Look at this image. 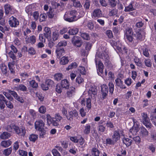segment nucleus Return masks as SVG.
I'll use <instances>...</instances> for the list:
<instances>
[{"label": "nucleus", "mask_w": 156, "mask_h": 156, "mask_svg": "<svg viewBox=\"0 0 156 156\" xmlns=\"http://www.w3.org/2000/svg\"><path fill=\"white\" fill-rule=\"evenodd\" d=\"M64 19L65 21L69 22H73L72 17H71V15L69 12L65 13L64 16Z\"/></svg>", "instance_id": "nucleus-22"}, {"label": "nucleus", "mask_w": 156, "mask_h": 156, "mask_svg": "<svg viewBox=\"0 0 156 156\" xmlns=\"http://www.w3.org/2000/svg\"><path fill=\"white\" fill-rule=\"evenodd\" d=\"M98 57L104 61V64L107 66H110L111 64L110 58L108 54L105 51H97L96 55V58Z\"/></svg>", "instance_id": "nucleus-1"}, {"label": "nucleus", "mask_w": 156, "mask_h": 156, "mask_svg": "<svg viewBox=\"0 0 156 156\" xmlns=\"http://www.w3.org/2000/svg\"><path fill=\"white\" fill-rule=\"evenodd\" d=\"M67 45V42L66 41H61L58 43L57 45V47L61 48L62 46H66Z\"/></svg>", "instance_id": "nucleus-39"}, {"label": "nucleus", "mask_w": 156, "mask_h": 156, "mask_svg": "<svg viewBox=\"0 0 156 156\" xmlns=\"http://www.w3.org/2000/svg\"><path fill=\"white\" fill-rule=\"evenodd\" d=\"M61 85L62 88L68 89L69 87V83L68 81L66 79L62 80L61 82Z\"/></svg>", "instance_id": "nucleus-19"}, {"label": "nucleus", "mask_w": 156, "mask_h": 156, "mask_svg": "<svg viewBox=\"0 0 156 156\" xmlns=\"http://www.w3.org/2000/svg\"><path fill=\"white\" fill-rule=\"evenodd\" d=\"M12 150V149L11 147L6 149L3 151V154L6 156H8L11 154Z\"/></svg>", "instance_id": "nucleus-30"}, {"label": "nucleus", "mask_w": 156, "mask_h": 156, "mask_svg": "<svg viewBox=\"0 0 156 156\" xmlns=\"http://www.w3.org/2000/svg\"><path fill=\"white\" fill-rule=\"evenodd\" d=\"M95 62L98 75L103 77L104 76V66L103 63L101 61H99L98 62L97 58H95Z\"/></svg>", "instance_id": "nucleus-2"}, {"label": "nucleus", "mask_w": 156, "mask_h": 156, "mask_svg": "<svg viewBox=\"0 0 156 156\" xmlns=\"http://www.w3.org/2000/svg\"><path fill=\"white\" fill-rule=\"evenodd\" d=\"M5 103L8 108L10 109H12L13 108V105L10 101H8L6 100Z\"/></svg>", "instance_id": "nucleus-58"}, {"label": "nucleus", "mask_w": 156, "mask_h": 156, "mask_svg": "<svg viewBox=\"0 0 156 156\" xmlns=\"http://www.w3.org/2000/svg\"><path fill=\"white\" fill-rule=\"evenodd\" d=\"M142 121L143 124L147 127H149L150 126V123L149 119L147 116V114L145 113H143L142 114Z\"/></svg>", "instance_id": "nucleus-5"}, {"label": "nucleus", "mask_w": 156, "mask_h": 156, "mask_svg": "<svg viewBox=\"0 0 156 156\" xmlns=\"http://www.w3.org/2000/svg\"><path fill=\"white\" fill-rule=\"evenodd\" d=\"M134 62L136 65L138 66H140L142 65L141 62L140 61L139 58H135L134 59Z\"/></svg>", "instance_id": "nucleus-55"}, {"label": "nucleus", "mask_w": 156, "mask_h": 156, "mask_svg": "<svg viewBox=\"0 0 156 156\" xmlns=\"http://www.w3.org/2000/svg\"><path fill=\"white\" fill-rule=\"evenodd\" d=\"M90 125H87L85 127V129L84 130V133L86 134H88L90 130Z\"/></svg>", "instance_id": "nucleus-41"}, {"label": "nucleus", "mask_w": 156, "mask_h": 156, "mask_svg": "<svg viewBox=\"0 0 156 156\" xmlns=\"http://www.w3.org/2000/svg\"><path fill=\"white\" fill-rule=\"evenodd\" d=\"M69 61L68 57L63 56L61 58L59 62L61 65H65L67 64Z\"/></svg>", "instance_id": "nucleus-25"}, {"label": "nucleus", "mask_w": 156, "mask_h": 156, "mask_svg": "<svg viewBox=\"0 0 156 156\" xmlns=\"http://www.w3.org/2000/svg\"><path fill=\"white\" fill-rule=\"evenodd\" d=\"M90 4V2L88 0H86L85 4L83 5L84 8L86 9H89Z\"/></svg>", "instance_id": "nucleus-48"}, {"label": "nucleus", "mask_w": 156, "mask_h": 156, "mask_svg": "<svg viewBox=\"0 0 156 156\" xmlns=\"http://www.w3.org/2000/svg\"><path fill=\"white\" fill-rule=\"evenodd\" d=\"M44 37L46 38H48V37L51 36V32L50 28L48 27H45L44 30Z\"/></svg>", "instance_id": "nucleus-16"}, {"label": "nucleus", "mask_w": 156, "mask_h": 156, "mask_svg": "<svg viewBox=\"0 0 156 156\" xmlns=\"http://www.w3.org/2000/svg\"><path fill=\"white\" fill-rule=\"evenodd\" d=\"M126 37L127 41H128L129 43H132L133 42V38L132 35H130L129 36H126Z\"/></svg>", "instance_id": "nucleus-63"}, {"label": "nucleus", "mask_w": 156, "mask_h": 156, "mask_svg": "<svg viewBox=\"0 0 156 156\" xmlns=\"http://www.w3.org/2000/svg\"><path fill=\"white\" fill-rule=\"evenodd\" d=\"M135 10V9L133 7V4L132 3H130L129 5L126 6L125 7L124 11L125 12H129L133 11Z\"/></svg>", "instance_id": "nucleus-26"}, {"label": "nucleus", "mask_w": 156, "mask_h": 156, "mask_svg": "<svg viewBox=\"0 0 156 156\" xmlns=\"http://www.w3.org/2000/svg\"><path fill=\"white\" fill-rule=\"evenodd\" d=\"M144 62L145 66L148 67H151L152 66V63L151 60L149 59H146L144 60Z\"/></svg>", "instance_id": "nucleus-46"}, {"label": "nucleus", "mask_w": 156, "mask_h": 156, "mask_svg": "<svg viewBox=\"0 0 156 156\" xmlns=\"http://www.w3.org/2000/svg\"><path fill=\"white\" fill-rule=\"evenodd\" d=\"M80 33H81V37L84 39L87 40H89L90 39V38L88 34L85 33H81L80 32Z\"/></svg>", "instance_id": "nucleus-31"}, {"label": "nucleus", "mask_w": 156, "mask_h": 156, "mask_svg": "<svg viewBox=\"0 0 156 156\" xmlns=\"http://www.w3.org/2000/svg\"><path fill=\"white\" fill-rule=\"evenodd\" d=\"M18 135L20 136H24L26 133V130L24 127H22L20 129V131L19 132Z\"/></svg>", "instance_id": "nucleus-32"}, {"label": "nucleus", "mask_w": 156, "mask_h": 156, "mask_svg": "<svg viewBox=\"0 0 156 156\" xmlns=\"http://www.w3.org/2000/svg\"><path fill=\"white\" fill-rule=\"evenodd\" d=\"M88 92L89 95L92 97V94L94 96L97 94V90L95 86H91L89 88Z\"/></svg>", "instance_id": "nucleus-10"}, {"label": "nucleus", "mask_w": 156, "mask_h": 156, "mask_svg": "<svg viewBox=\"0 0 156 156\" xmlns=\"http://www.w3.org/2000/svg\"><path fill=\"white\" fill-rule=\"evenodd\" d=\"M26 41L27 43L34 44L36 41V37L34 35H32L30 37H27L25 38Z\"/></svg>", "instance_id": "nucleus-14"}, {"label": "nucleus", "mask_w": 156, "mask_h": 156, "mask_svg": "<svg viewBox=\"0 0 156 156\" xmlns=\"http://www.w3.org/2000/svg\"><path fill=\"white\" fill-rule=\"evenodd\" d=\"M30 84L33 88H37L38 87V84L34 80H32L30 82Z\"/></svg>", "instance_id": "nucleus-36"}, {"label": "nucleus", "mask_w": 156, "mask_h": 156, "mask_svg": "<svg viewBox=\"0 0 156 156\" xmlns=\"http://www.w3.org/2000/svg\"><path fill=\"white\" fill-rule=\"evenodd\" d=\"M11 136L10 133L7 132H3L1 134L0 138L3 140H5L9 138Z\"/></svg>", "instance_id": "nucleus-23"}, {"label": "nucleus", "mask_w": 156, "mask_h": 156, "mask_svg": "<svg viewBox=\"0 0 156 156\" xmlns=\"http://www.w3.org/2000/svg\"><path fill=\"white\" fill-rule=\"evenodd\" d=\"M38 136L37 135L32 134L29 137L30 141L34 142L37 139Z\"/></svg>", "instance_id": "nucleus-38"}, {"label": "nucleus", "mask_w": 156, "mask_h": 156, "mask_svg": "<svg viewBox=\"0 0 156 156\" xmlns=\"http://www.w3.org/2000/svg\"><path fill=\"white\" fill-rule=\"evenodd\" d=\"M122 141L123 143L125 144L127 147L130 146L132 143V140L127 138H123L122 139Z\"/></svg>", "instance_id": "nucleus-24"}, {"label": "nucleus", "mask_w": 156, "mask_h": 156, "mask_svg": "<svg viewBox=\"0 0 156 156\" xmlns=\"http://www.w3.org/2000/svg\"><path fill=\"white\" fill-rule=\"evenodd\" d=\"M92 155L94 156H98L99 154V150L95 148L92 149Z\"/></svg>", "instance_id": "nucleus-42"}, {"label": "nucleus", "mask_w": 156, "mask_h": 156, "mask_svg": "<svg viewBox=\"0 0 156 156\" xmlns=\"http://www.w3.org/2000/svg\"><path fill=\"white\" fill-rule=\"evenodd\" d=\"M119 131H120L118 130L115 131L114 132L113 135H112V139L114 140L116 142H117L118 140L120 139V136Z\"/></svg>", "instance_id": "nucleus-12"}, {"label": "nucleus", "mask_w": 156, "mask_h": 156, "mask_svg": "<svg viewBox=\"0 0 156 156\" xmlns=\"http://www.w3.org/2000/svg\"><path fill=\"white\" fill-rule=\"evenodd\" d=\"M75 88L73 87H70L67 92V96L69 97H72L75 93Z\"/></svg>", "instance_id": "nucleus-20"}, {"label": "nucleus", "mask_w": 156, "mask_h": 156, "mask_svg": "<svg viewBox=\"0 0 156 156\" xmlns=\"http://www.w3.org/2000/svg\"><path fill=\"white\" fill-rule=\"evenodd\" d=\"M12 142L9 140L2 141L1 143V145L4 148H6L11 145Z\"/></svg>", "instance_id": "nucleus-18"}, {"label": "nucleus", "mask_w": 156, "mask_h": 156, "mask_svg": "<svg viewBox=\"0 0 156 156\" xmlns=\"http://www.w3.org/2000/svg\"><path fill=\"white\" fill-rule=\"evenodd\" d=\"M109 5L112 7H114L116 5L117 2L115 0H108Z\"/></svg>", "instance_id": "nucleus-45"}, {"label": "nucleus", "mask_w": 156, "mask_h": 156, "mask_svg": "<svg viewBox=\"0 0 156 156\" xmlns=\"http://www.w3.org/2000/svg\"><path fill=\"white\" fill-rule=\"evenodd\" d=\"M59 36V33L57 30H55L54 32L52 34V38L53 40L54 41L57 40Z\"/></svg>", "instance_id": "nucleus-37"}, {"label": "nucleus", "mask_w": 156, "mask_h": 156, "mask_svg": "<svg viewBox=\"0 0 156 156\" xmlns=\"http://www.w3.org/2000/svg\"><path fill=\"white\" fill-rule=\"evenodd\" d=\"M102 15V12L99 9H95L92 14V16L93 18L101 17Z\"/></svg>", "instance_id": "nucleus-9"}, {"label": "nucleus", "mask_w": 156, "mask_h": 156, "mask_svg": "<svg viewBox=\"0 0 156 156\" xmlns=\"http://www.w3.org/2000/svg\"><path fill=\"white\" fill-rule=\"evenodd\" d=\"M133 139L136 144H139L141 141L140 138L139 136H136L133 138Z\"/></svg>", "instance_id": "nucleus-56"}, {"label": "nucleus", "mask_w": 156, "mask_h": 156, "mask_svg": "<svg viewBox=\"0 0 156 156\" xmlns=\"http://www.w3.org/2000/svg\"><path fill=\"white\" fill-rule=\"evenodd\" d=\"M18 88L19 90L23 91H26L27 90L26 87L23 84L20 85L18 87Z\"/></svg>", "instance_id": "nucleus-64"}, {"label": "nucleus", "mask_w": 156, "mask_h": 156, "mask_svg": "<svg viewBox=\"0 0 156 156\" xmlns=\"http://www.w3.org/2000/svg\"><path fill=\"white\" fill-rule=\"evenodd\" d=\"M47 15L48 17L52 18L56 17V14L54 9H50L49 12L47 13Z\"/></svg>", "instance_id": "nucleus-27"}, {"label": "nucleus", "mask_w": 156, "mask_h": 156, "mask_svg": "<svg viewBox=\"0 0 156 156\" xmlns=\"http://www.w3.org/2000/svg\"><path fill=\"white\" fill-rule=\"evenodd\" d=\"M79 30L76 28H73L70 29L69 30V33L71 35H73L76 34L78 32Z\"/></svg>", "instance_id": "nucleus-29"}, {"label": "nucleus", "mask_w": 156, "mask_h": 156, "mask_svg": "<svg viewBox=\"0 0 156 156\" xmlns=\"http://www.w3.org/2000/svg\"><path fill=\"white\" fill-rule=\"evenodd\" d=\"M140 133L141 136L145 137L147 136L148 132L145 128L142 127L140 128Z\"/></svg>", "instance_id": "nucleus-13"}, {"label": "nucleus", "mask_w": 156, "mask_h": 156, "mask_svg": "<svg viewBox=\"0 0 156 156\" xmlns=\"http://www.w3.org/2000/svg\"><path fill=\"white\" fill-rule=\"evenodd\" d=\"M91 100L90 98H87L86 101V105L87 108L89 109H90L91 107Z\"/></svg>", "instance_id": "nucleus-49"}, {"label": "nucleus", "mask_w": 156, "mask_h": 156, "mask_svg": "<svg viewBox=\"0 0 156 156\" xmlns=\"http://www.w3.org/2000/svg\"><path fill=\"white\" fill-rule=\"evenodd\" d=\"M101 92H102V98L104 99L108 93V88L106 84H103L101 86Z\"/></svg>", "instance_id": "nucleus-8"}, {"label": "nucleus", "mask_w": 156, "mask_h": 156, "mask_svg": "<svg viewBox=\"0 0 156 156\" xmlns=\"http://www.w3.org/2000/svg\"><path fill=\"white\" fill-rule=\"evenodd\" d=\"M52 152L54 156H61V155L57 149H53L52 151Z\"/></svg>", "instance_id": "nucleus-60"}, {"label": "nucleus", "mask_w": 156, "mask_h": 156, "mask_svg": "<svg viewBox=\"0 0 156 156\" xmlns=\"http://www.w3.org/2000/svg\"><path fill=\"white\" fill-rule=\"evenodd\" d=\"M12 128H13V129L15 131V132L18 135L20 128L18 126L14 125H12Z\"/></svg>", "instance_id": "nucleus-62"}, {"label": "nucleus", "mask_w": 156, "mask_h": 156, "mask_svg": "<svg viewBox=\"0 0 156 156\" xmlns=\"http://www.w3.org/2000/svg\"><path fill=\"white\" fill-rule=\"evenodd\" d=\"M106 143L107 144L109 145H113L114 144L116 143V141H115L113 139L112 140L111 138H107L106 140Z\"/></svg>", "instance_id": "nucleus-43"}, {"label": "nucleus", "mask_w": 156, "mask_h": 156, "mask_svg": "<svg viewBox=\"0 0 156 156\" xmlns=\"http://www.w3.org/2000/svg\"><path fill=\"white\" fill-rule=\"evenodd\" d=\"M44 123L42 120L36 121L35 123V129L37 130H41L44 129Z\"/></svg>", "instance_id": "nucleus-7"}, {"label": "nucleus", "mask_w": 156, "mask_h": 156, "mask_svg": "<svg viewBox=\"0 0 156 156\" xmlns=\"http://www.w3.org/2000/svg\"><path fill=\"white\" fill-rule=\"evenodd\" d=\"M47 124L50 126L52 123V119L50 115L48 114L47 115Z\"/></svg>", "instance_id": "nucleus-51"}, {"label": "nucleus", "mask_w": 156, "mask_h": 156, "mask_svg": "<svg viewBox=\"0 0 156 156\" xmlns=\"http://www.w3.org/2000/svg\"><path fill=\"white\" fill-rule=\"evenodd\" d=\"M46 111V108L44 106H42L39 108V112L41 113L44 114Z\"/></svg>", "instance_id": "nucleus-54"}, {"label": "nucleus", "mask_w": 156, "mask_h": 156, "mask_svg": "<svg viewBox=\"0 0 156 156\" xmlns=\"http://www.w3.org/2000/svg\"><path fill=\"white\" fill-rule=\"evenodd\" d=\"M56 52L57 53V57L59 58L62 55H64L65 51L63 48H58L56 49Z\"/></svg>", "instance_id": "nucleus-15"}, {"label": "nucleus", "mask_w": 156, "mask_h": 156, "mask_svg": "<svg viewBox=\"0 0 156 156\" xmlns=\"http://www.w3.org/2000/svg\"><path fill=\"white\" fill-rule=\"evenodd\" d=\"M106 34L108 37L109 38H111L113 37L112 32L110 30H108L106 31Z\"/></svg>", "instance_id": "nucleus-52"}, {"label": "nucleus", "mask_w": 156, "mask_h": 156, "mask_svg": "<svg viewBox=\"0 0 156 156\" xmlns=\"http://www.w3.org/2000/svg\"><path fill=\"white\" fill-rule=\"evenodd\" d=\"M54 78L55 80L59 81L63 78V75L60 73H56L54 75Z\"/></svg>", "instance_id": "nucleus-28"}, {"label": "nucleus", "mask_w": 156, "mask_h": 156, "mask_svg": "<svg viewBox=\"0 0 156 156\" xmlns=\"http://www.w3.org/2000/svg\"><path fill=\"white\" fill-rule=\"evenodd\" d=\"M15 62L14 61L9 62L8 63V66L9 70H10L11 73L12 74H14L15 73L14 70L15 67L14 65Z\"/></svg>", "instance_id": "nucleus-17"}, {"label": "nucleus", "mask_w": 156, "mask_h": 156, "mask_svg": "<svg viewBox=\"0 0 156 156\" xmlns=\"http://www.w3.org/2000/svg\"><path fill=\"white\" fill-rule=\"evenodd\" d=\"M109 88V92L112 94L114 90V86L113 83L112 82H110L108 85Z\"/></svg>", "instance_id": "nucleus-33"}, {"label": "nucleus", "mask_w": 156, "mask_h": 156, "mask_svg": "<svg viewBox=\"0 0 156 156\" xmlns=\"http://www.w3.org/2000/svg\"><path fill=\"white\" fill-rule=\"evenodd\" d=\"M47 17V15L45 13L41 14L40 17V21L41 22H43L45 20Z\"/></svg>", "instance_id": "nucleus-57"}, {"label": "nucleus", "mask_w": 156, "mask_h": 156, "mask_svg": "<svg viewBox=\"0 0 156 156\" xmlns=\"http://www.w3.org/2000/svg\"><path fill=\"white\" fill-rule=\"evenodd\" d=\"M1 69L2 73L4 74H6L7 72V67L6 66H1Z\"/></svg>", "instance_id": "nucleus-53"}, {"label": "nucleus", "mask_w": 156, "mask_h": 156, "mask_svg": "<svg viewBox=\"0 0 156 156\" xmlns=\"http://www.w3.org/2000/svg\"><path fill=\"white\" fill-rule=\"evenodd\" d=\"M69 13L72 17V19L73 22L76 21L78 18L77 17V16L78 15V12L77 11L75 10H72L69 11Z\"/></svg>", "instance_id": "nucleus-11"}, {"label": "nucleus", "mask_w": 156, "mask_h": 156, "mask_svg": "<svg viewBox=\"0 0 156 156\" xmlns=\"http://www.w3.org/2000/svg\"><path fill=\"white\" fill-rule=\"evenodd\" d=\"M4 9L6 15H8L9 13L12 14V7L9 4H6L4 6Z\"/></svg>", "instance_id": "nucleus-21"}, {"label": "nucleus", "mask_w": 156, "mask_h": 156, "mask_svg": "<svg viewBox=\"0 0 156 156\" xmlns=\"http://www.w3.org/2000/svg\"><path fill=\"white\" fill-rule=\"evenodd\" d=\"M72 42L74 46L77 47H80L82 44L81 40L76 36H74L72 38Z\"/></svg>", "instance_id": "nucleus-6"}, {"label": "nucleus", "mask_w": 156, "mask_h": 156, "mask_svg": "<svg viewBox=\"0 0 156 156\" xmlns=\"http://www.w3.org/2000/svg\"><path fill=\"white\" fill-rule=\"evenodd\" d=\"M78 115L77 112L76 110L69 112L66 115V118L70 121H72L74 118L77 117Z\"/></svg>", "instance_id": "nucleus-4"}, {"label": "nucleus", "mask_w": 156, "mask_h": 156, "mask_svg": "<svg viewBox=\"0 0 156 156\" xmlns=\"http://www.w3.org/2000/svg\"><path fill=\"white\" fill-rule=\"evenodd\" d=\"M135 35L137 40H141L142 39V36L140 32H138L136 33V34Z\"/></svg>", "instance_id": "nucleus-59"}, {"label": "nucleus", "mask_w": 156, "mask_h": 156, "mask_svg": "<svg viewBox=\"0 0 156 156\" xmlns=\"http://www.w3.org/2000/svg\"><path fill=\"white\" fill-rule=\"evenodd\" d=\"M77 66V64L76 63V62H73L69 65L68 67L66 68V69L69 70L71 69L76 68Z\"/></svg>", "instance_id": "nucleus-34"}, {"label": "nucleus", "mask_w": 156, "mask_h": 156, "mask_svg": "<svg viewBox=\"0 0 156 156\" xmlns=\"http://www.w3.org/2000/svg\"><path fill=\"white\" fill-rule=\"evenodd\" d=\"M116 85L119 87H121L123 84V82L119 78H117L115 80Z\"/></svg>", "instance_id": "nucleus-44"}, {"label": "nucleus", "mask_w": 156, "mask_h": 156, "mask_svg": "<svg viewBox=\"0 0 156 156\" xmlns=\"http://www.w3.org/2000/svg\"><path fill=\"white\" fill-rule=\"evenodd\" d=\"M8 23L11 27H16L19 24V22L18 20L13 16H12L9 18Z\"/></svg>", "instance_id": "nucleus-3"}, {"label": "nucleus", "mask_w": 156, "mask_h": 156, "mask_svg": "<svg viewBox=\"0 0 156 156\" xmlns=\"http://www.w3.org/2000/svg\"><path fill=\"white\" fill-rule=\"evenodd\" d=\"M133 32L132 29L131 28H128L126 30L125 36H129L133 35Z\"/></svg>", "instance_id": "nucleus-35"}, {"label": "nucleus", "mask_w": 156, "mask_h": 156, "mask_svg": "<svg viewBox=\"0 0 156 156\" xmlns=\"http://www.w3.org/2000/svg\"><path fill=\"white\" fill-rule=\"evenodd\" d=\"M69 151L70 153L75 155L76 153L77 150L76 148L74 146L70 149Z\"/></svg>", "instance_id": "nucleus-40"}, {"label": "nucleus", "mask_w": 156, "mask_h": 156, "mask_svg": "<svg viewBox=\"0 0 156 156\" xmlns=\"http://www.w3.org/2000/svg\"><path fill=\"white\" fill-rule=\"evenodd\" d=\"M45 83L49 87L52 86L54 84V81L51 79H49L46 80Z\"/></svg>", "instance_id": "nucleus-47"}, {"label": "nucleus", "mask_w": 156, "mask_h": 156, "mask_svg": "<svg viewBox=\"0 0 156 156\" xmlns=\"http://www.w3.org/2000/svg\"><path fill=\"white\" fill-rule=\"evenodd\" d=\"M62 119V117L60 116L59 114H57L55 115V118H54V121H57L58 122H60Z\"/></svg>", "instance_id": "nucleus-61"}, {"label": "nucleus", "mask_w": 156, "mask_h": 156, "mask_svg": "<svg viewBox=\"0 0 156 156\" xmlns=\"http://www.w3.org/2000/svg\"><path fill=\"white\" fill-rule=\"evenodd\" d=\"M99 133L104 132L105 129V128L101 125H99L98 127Z\"/></svg>", "instance_id": "nucleus-50"}]
</instances>
